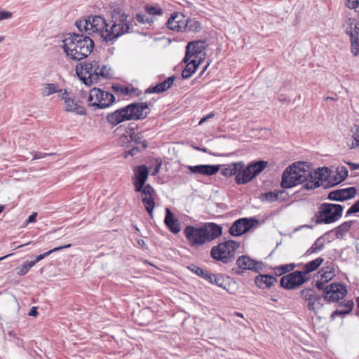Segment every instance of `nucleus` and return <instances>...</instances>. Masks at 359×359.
Wrapping results in <instances>:
<instances>
[{
	"label": "nucleus",
	"instance_id": "nucleus-1",
	"mask_svg": "<svg viewBox=\"0 0 359 359\" xmlns=\"http://www.w3.org/2000/svg\"><path fill=\"white\" fill-rule=\"evenodd\" d=\"M267 165L268 162L264 160L254 161L247 165L243 161L234 162L222 169L221 174L228 178L235 176L238 185L246 184L258 176Z\"/></svg>",
	"mask_w": 359,
	"mask_h": 359
},
{
	"label": "nucleus",
	"instance_id": "nucleus-2",
	"mask_svg": "<svg viewBox=\"0 0 359 359\" xmlns=\"http://www.w3.org/2000/svg\"><path fill=\"white\" fill-rule=\"evenodd\" d=\"M108 20L109 29H105L104 41L113 42L121 36L133 32L134 17L118 6H111Z\"/></svg>",
	"mask_w": 359,
	"mask_h": 359
},
{
	"label": "nucleus",
	"instance_id": "nucleus-3",
	"mask_svg": "<svg viewBox=\"0 0 359 359\" xmlns=\"http://www.w3.org/2000/svg\"><path fill=\"white\" fill-rule=\"evenodd\" d=\"M94 46V41L89 36L68 33L62 40V48L67 57L74 61H80L91 53Z\"/></svg>",
	"mask_w": 359,
	"mask_h": 359
},
{
	"label": "nucleus",
	"instance_id": "nucleus-4",
	"mask_svg": "<svg viewBox=\"0 0 359 359\" xmlns=\"http://www.w3.org/2000/svg\"><path fill=\"white\" fill-rule=\"evenodd\" d=\"M222 234V227L213 222L205 224L201 226H187L184 235L191 247L201 246L210 242Z\"/></svg>",
	"mask_w": 359,
	"mask_h": 359
},
{
	"label": "nucleus",
	"instance_id": "nucleus-5",
	"mask_svg": "<svg viewBox=\"0 0 359 359\" xmlns=\"http://www.w3.org/2000/svg\"><path fill=\"white\" fill-rule=\"evenodd\" d=\"M149 106L148 102H133L109 113L106 120L113 127L126 121L142 120L150 113Z\"/></svg>",
	"mask_w": 359,
	"mask_h": 359
},
{
	"label": "nucleus",
	"instance_id": "nucleus-6",
	"mask_svg": "<svg viewBox=\"0 0 359 359\" xmlns=\"http://www.w3.org/2000/svg\"><path fill=\"white\" fill-rule=\"evenodd\" d=\"M344 206L341 204L323 203L311 219L316 224H329L338 221L343 214Z\"/></svg>",
	"mask_w": 359,
	"mask_h": 359
},
{
	"label": "nucleus",
	"instance_id": "nucleus-7",
	"mask_svg": "<svg viewBox=\"0 0 359 359\" xmlns=\"http://www.w3.org/2000/svg\"><path fill=\"white\" fill-rule=\"evenodd\" d=\"M240 246V243L233 240H229L213 246L210 251L212 259L220 261L224 264L231 262L235 257V251Z\"/></svg>",
	"mask_w": 359,
	"mask_h": 359
},
{
	"label": "nucleus",
	"instance_id": "nucleus-8",
	"mask_svg": "<svg viewBox=\"0 0 359 359\" xmlns=\"http://www.w3.org/2000/svg\"><path fill=\"white\" fill-rule=\"evenodd\" d=\"M115 101V96L112 93L97 88H93L90 90L87 100L89 107L100 109L109 107Z\"/></svg>",
	"mask_w": 359,
	"mask_h": 359
},
{
	"label": "nucleus",
	"instance_id": "nucleus-9",
	"mask_svg": "<svg viewBox=\"0 0 359 359\" xmlns=\"http://www.w3.org/2000/svg\"><path fill=\"white\" fill-rule=\"evenodd\" d=\"M333 171L328 167H318L313 171V179L304 184L302 189L311 191L324 186L333 178Z\"/></svg>",
	"mask_w": 359,
	"mask_h": 359
},
{
	"label": "nucleus",
	"instance_id": "nucleus-10",
	"mask_svg": "<svg viewBox=\"0 0 359 359\" xmlns=\"http://www.w3.org/2000/svg\"><path fill=\"white\" fill-rule=\"evenodd\" d=\"M313 179V168L311 163L305 161L293 162V187L301 184H306Z\"/></svg>",
	"mask_w": 359,
	"mask_h": 359
},
{
	"label": "nucleus",
	"instance_id": "nucleus-11",
	"mask_svg": "<svg viewBox=\"0 0 359 359\" xmlns=\"http://www.w3.org/2000/svg\"><path fill=\"white\" fill-rule=\"evenodd\" d=\"M259 220L255 217H243L236 219L230 227L229 232L232 236H240L249 231Z\"/></svg>",
	"mask_w": 359,
	"mask_h": 359
},
{
	"label": "nucleus",
	"instance_id": "nucleus-12",
	"mask_svg": "<svg viewBox=\"0 0 359 359\" xmlns=\"http://www.w3.org/2000/svg\"><path fill=\"white\" fill-rule=\"evenodd\" d=\"M237 269H233L235 273L242 275L244 271L250 270L255 273H259L263 269V262L252 259L248 255H242L238 257L236 260Z\"/></svg>",
	"mask_w": 359,
	"mask_h": 359
},
{
	"label": "nucleus",
	"instance_id": "nucleus-13",
	"mask_svg": "<svg viewBox=\"0 0 359 359\" xmlns=\"http://www.w3.org/2000/svg\"><path fill=\"white\" fill-rule=\"evenodd\" d=\"M128 135H124L121 137L123 147H129L130 144H135L140 147L141 149H145L148 147V142L144 139L142 133H136L134 128H129Z\"/></svg>",
	"mask_w": 359,
	"mask_h": 359
},
{
	"label": "nucleus",
	"instance_id": "nucleus-14",
	"mask_svg": "<svg viewBox=\"0 0 359 359\" xmlns=\"http://www.w3.org/2000/svg\"><path fill=\"white\" fill-rule=\"evenodd\" d=\"M357 191V189L355 187L337 189L330 191L327 194V198L330 201L344 202L355 198Z\"/></svg>",
	"mask_w": 359,
	"mask_h": 359
},
{
	"label": "nucleus",
	"instance_id": "nucleus-15",
	"mask_svg": "<svg viewBox=\"0 0 359 359\" xmlns=\"http://www.w3.org/2000/svg\"><path fill=\"white\" fill-rule=\"evenodd\" d=\"M207 46L208 44L206 41L203 40L192 41L189 42L186 46V53L182 61L184 62H187L192 57L198 58V55L203 53Z\"/></svg>",
	"mask_w": 359,
	"mask_h": 359
},
{
	"label": "nucleus",
	"instance_id": "nucleus-16",
	"mask_svg": "<svg viewBox=\"0 0 359 359\" xmlns=\"http://www.w3.org/2000/svg\"><path fill=\"white\" fill-rule=\"evenodd\" d=\"M224 165L201 164L196 165H187L186 167L192 174H200L205 176H212L219 172Z\"/></svg>",
	"mask_w": 359,
	"mask_h": 359
},
{
	"label": "nucleus",
	"instance_id": "nucleus-17",
	"mask_svg": "<svg viewBox=\"0 0 359 359\" xmlns=\"http://www.w3.org/2000/svg\"><path fill=\"white\" fill-rule=\"evenodd\" d=\"M90 18V28L93 32H99L100 36L104 40V30L109 29V22L108 18L106 19L100 15H95Z\"/></svg>",
	"mask_w": 359,
	"mask_h": 359
},
{
	"label": "nucleus",
	"instance_id": "nucleus-18",
	"mask_svg": "<svg viewBox=\"0 0 359 359\" xmlns=\"http://www.w3.org/2000/svg\"><path fill=\"white\" fill-rule=\"evenodd\" d=\"M337 309L332 313L331 318L334 319L337 316H345L349 314L354 306L353 299L346 298V294L337 303Z\"/></svg>",
	"mask_w": 359,
	"mask_h": 359
},
{
	"label": "nucleus",
	"instance_id": "nucleus-19",
	"mask_svg": "<svg viewBox=\"0 0 359 359\" xmlns=\"http://www.w3.org/2000/svg\"><path fill=\"white\" fill-rule=\"evenodd\" d=\"M304 298L308 302L309 310L314 313H317L325 304L323 293H305Z\"/></svg>",
	"mask_w": 359,
	"mask_h": 359
},
{
	"label": "nucleus",
	"instance_id": "nucleus-20",
	"mask_svg": "<svg viewBox=\"0 0 359 359\" xmlns=\"http://www.w3.org/2000/svg\"><path fill=\"white\" fill-rule=\"evenodd\" d=\"M186 16L182 13H174L167 20V27L168 29L182 32L185 24Z\"/></svg>",
	"mask_w": 359,
	"mask_h": 359
},
{
	"label": "nucleus",
	"instance_id": "nucleus-21",
	"mask_svg": "<svg viewBox=\"0 0 359 359\" xmlns=\"http://www.w3.org/2000/svg\"><path fill=\"white\" fill-rule=\"evenodd\" d=\"M211 276V281H208V283L215 284L227 292H229L230 290H233V287L236 285V283L229 276L212 273Z\"/></svg>",
	"mask_w": 359,
	"mask_h": 359
},
{
	"label": "nucleus",
	"instance_id": "nucleus-22",
	"mask_svg": "<svg viewBox=\"0 0 359 359\" xmlns=\"http://www.w3.org/2000/svg\"><path fill=\"white\" fill-rule=\"evenodd\" d=\"M332 176L333 178L324 186V189L334 187L345 181L348 176V170L346 167L344 165H339L336 168V175Z\"/></svg>",
	"mask_w": 359,
	"mask_h": 359
},
{
	"label": "nucleus",
	"instance_id": "nucleus-23",
	"mask_svg": "<svg viewBox=\"0 0 359 359\" xmlns=\"http://www.w3.org/2000/svg\"><path fill=\"white\" fill-rule=\"evenodd\" d=\"M97 68V62L93 60L92 62H88L86 61L84 62H81L76 67V72L79 78L83 81L84 83L83 76H85L87 78L88 76L90 73H93L94 68Z\"/></svg>",
	"mask_w": 359,
	"mask_h": 359
},
{
	"label": "nucleus",
	"instance_id": "nucleus-24",
	"mask_svg": "<svg viewBox=\"0 0 359 359\" xmlns=\"http://www.w3.org/2000/svg\"><path fill=\"white\" fill-rule=\"evenodd\" d=\"M68 93L66 90H65V92L63 93L62 100H65V103L66 104V109L65 110L67 111L74 112L79 115H86V109L80 105L77 102L74 100V99H72L71 97H67V95Z\"/></svg>",
	"mask_w": 359,
	"mask_h": 359
},
{
	"label": "nucleus",
	"instance_id": "nucleus-25",
	"mask_svg": "<svg viewBox=\"0 0 359 359\" xmlns=\"http://www.w3.org/2000/svg\"><path fill=\"white\" fill-rule=\"evenodd\" d=\"M164 223L169 231L174 234L178 233L181 230L179 220L175 218L174 214L168 208H165Z\"/></svg>",
	"mask_w": 359,
	"mask_h": 359
},
{
	"label": "nucleus",
	"instance_id": "nucleus-26",
	"mask_svg": "<svg viewBox=\"0 0 359 359\" xmlns=\"http://www.w3.org/2000/svg\"><path fill=\"white\" fill-rule=\"evenodd\" d=\"M313 282H316V287L321 292H348L346 285L339 282H333L326 286L322 280H314Z\"/></svg>",
	"mask_w": 359,
	"mask_h": 359
},
{
	"label": "nucleus",
	"instance_id": "nucleus-27",
	"mask_svg": "<svg viewBox=\"0 0 359 359\" xmlns=\"http://www.w3.org/2000/svg\"><path fill=\"white\" fill-rule=\"evenodd\" d=\"M175 80V76H169L168 78H167L163 82H161V83L156 84L154 86L149 87L145 90V93L146 94H150V93H163V92L166 91L167 90H168L169 88H170L172 87Z\"/></svg>",
	"mask_w": 359,
	"mask_h": 359
},
{
	"label": "nucleus",
	"instance_id": "nucleus-28",
	"mask_svg": "<svg viewBox=\"0 0 359 359\" xmlns=\"http://www.w3.org/2000/svg\"><path fill=\"white\" fill-rule=\"evenodd\" d=\"M255 283L260 289H266L270 287L275 283H278V280L273 276L260 274L255 278Z\"/></svg>",
	"mask_w": 359,
	"mask_h": 359
},
{
	"label": "nucleus",
	"instance_id": "nucleus-29",
	"mask_svg": "<svg viewBox=\"0 0 359 359\" xmlns=\"http://www.w3.org/2000/svg\"><path fill=\"white\" fill-rule=\"evenodd\" d=\"M356 223H358L357 220H348L334 228L333 231H334L335 238L337 239L344 238L345 235L351 229V226Z\"/></svg>",
	"mask_w": 359,
	"mask_h": 359
},
{
	"label": "nucleus",
	"instance_id": "nucleus-30",
	"mask_svg": "<svg viewBox=\"0 0 359 359\" xmlns=\"http://www.w3.org/2000/svg\"><path fill=\"white\" fill-rule=\"evenodd\" d=\"M310 276L304 271H293V290H297L306 280H309Z\"/></svg>",
	"mask_w": 359,
	"mask_h": 359
},
{
	"label": "nucleus",
	"instance_id": "nucleus-31",
	"mask_svg": "<svg viewBox=\"0 0 359 359\" xmlns=\"http://www.w3.org/2000/svg\"><path fill=\"white\" fill-rule=\"evenodd\" d=\"M149 175V168L145 165L137 166L134 170L135 181L146 182Z\"/></svg>",
	"mask_w": 359,
	"mask_h": 359
},
{
	"label": "nucleus",
	"instance_id": "nucleus-32",
	"mask_svg": "<svg viewBox=\"0 0 359 359\" xmlns=\"http://www.w3.org/2000/svg\"><path fill=\"white\" fill-rule=\"evenodd\" d=\"M184 32H199L202 29L201 24L194 18H187L185 20Z\"/></svg>",
	"mask_w": 359,
	"mask_h": 359
},
{
	"label": "nucleus",
	"instance_id": "nucleus-33",
	"mask_svg": "<svg viewBox=\"0 0 359 359\" xmlns=\"http://www.w3.org/2000/svg\"><path fill=\"white\" fill-rule=\"evenodd\" d=\"M280 186L283 189L292 187V164L289 165L283 171L281 177Z\"/></svg>",
	"mask_w": 359,
	"mask_h": 359
},
{
	"label": "nucleus",
	"instance_id": "nucleus-34",
	"mask_svg": "<svg viewBox=\"0 0 359 359\" xmlns=\"http://www.w3.org/2000/svg\"><path fill=\"white\" fill-rule=\"evenodd\" d=\"M188 269L192 271L193 273H196L201 278H203L206 281H211V275L212 273H210L209 271L206 269H203L202 268L195 265V264H191L188 266Z\"/></svg>",
	"mask_w": 359,
	"mask_h": 359
},
{
	"label": "nucleus",
	"instance_id": "nucleus-35",
	"mask_svg": "<svg viewBox=\"0 0 359 359\" xmlns=\"http://www.w3.org/2000/svg\"><path fill=\"white\" fill-rule=\"evenodd\" d=\"M186 63L187 65L182 72V77L184 79H187L191 77L198 68L197 65H196V59H193Z\"/></svg>",
	"mask_w": 359,
	"mask_h": 359
},
{
	"label": "nucleus",
	"instance_id": "nucleus-36",
	"mask_svg": "<svg viewBox=\"0 0 359 359\" xmlns=\"http://www.w3.org/2000/svg\"><path fill=\"white\" fill-rule=\"evenodd\" d=\"M324 259L322 257H318L313 260L307 262L304 266V270L309 274L311 272L316 271L319 266L323 263Z\"/></svg>",
	"mask_w": 359,
	"mask_h": 359
},
{
	"label": "nucleus",
	"instance_id": "nucleus-37",
	"mask_svg": "<svg viewBox=\"0 0 359 359\" xmlns=\"http://www.w3.org/2000/svg\"><path fill=\"white\" fill-rule=\"evenodd\" d=\"M100 70L99 63L97 62V68H94L93 73H90L89 76H87V78L83 76L84 79V84L88 86H90L93 83H97L99 80L100 75L98 74L99 71Z\"/></svg>",
	"mask_w": 359,
	"mask_h": 359
},
{
	"label": "nucleus",
	"instance_id": "nucleus-38",
	"mask_svg": "<svg viewBox=\"0 0 359 359\" xmlns=\"http://www.w3.org/2000/svg\"><path fill=\"white\" fill-rule=\"evenodd\" d=\"M144 9L146 13L151 15H161L163 13V10L158 4H146Z\"/></svg>",
	"mask_w": 359,
	"mask_h": 359
},
{
	"label": "nucleus",
	"instance_id": "nucleus-39",
	"mask_svg": "<svg viewBox=\"0 0 359 359\" xmlns=\"http://www.w3.org/2000/svg\"><path fill=\"white\" fill-rule=\"evenodd\" d=\"M142 203L146 211L150 217H153V210L155 206V201L153 196H145L142 198Z\"/></svg>",
	"mask_w": 359,
	"mask_h": 359
},
{
	"label": "nucleus",
	"instance_id": "nucleus-40",
	"mask_svg": "<svg viewBox=\"0 0 359 359\" xmlns=\"http://www.w3.org/2000/svg\"><path fill=\"white\" fill-rule=\"evenodd\" d=\"M71 246H72V244L69 243V244H67V245H62V246L54 248L52 250H48V251H47V252H44L43 254H41V255H38L35 258V259L32 261V262H34V264L35 265L37 262H39V261L42 260L45 257H48V255H50L53 252H58V251H60L61 250L70 248Z\"/></svg>",
	"mask_w": 359,
	"mask_h": 359
},
{
	"label": "nucleus",
	"instance_id": "nucleus-41",
	"mask_svg": "<svg viewBox=\"0 0 359 359\" xmlns=\"http://www.w3.org/2000/svg\"><path fill=\"white\" fill-rule=\"evenodd\" d=\"M347 293H323L325 303H337L343 298L344 294Z\"/></svg>",
	"mask_w": 359,
	"mask_h": 359
},
{
	"label": "nucleus",
	"instance_id": "nucleus-42",
	"mask_svg": "<svg viewBox=\"0 0 359 359\" xmlns=\"http://www.w3.org/2000/svg\"><path fill=\"white\" fill-rule=\"evenodd\" d=\"M334 276V273L326 272L324 269H320L315 275L314 280H322L325 284L331 280Z\"/></svg>",
	"mask_w": 359,
	"mask_h": 359
},
{
	"label": "nucleus",
	"instance_id": "nucleus-43",
	"mask_svg": "<svg viewBox=\"0 0 359 359\" xmlns=\"http://www.w3.org/2000/svg\"><path fill=\"white\" fill-rule=\"evenodd\" d=\"M325 247L324 241L320 238H318L316 241L313 243L311 247L306 251V255H311L318 251L322 250Z\"/></svg>",
	"mask_w": 359,
	"mask_h": 359
},
{
	"label": "nucleus",
	"instance_id": "nucleus-44",
	"mask_svg": "<svg viewBox=\"0 0 359 359\" xmlns=\"http://www.w3.org/2000/svg\"><path fill=\"white\" fill-rule=\"evenodd\" d=\"M351 53L353 56L359 55V34H353L350 37Z\"/></svg>",
	"mask_w": 359,
	"mask_h": 359
},
{
	"label": "nucleus",
	"instance_id": "nucleus-45",
	"mask_svg": "<svg viewBox=\"0 0 359 359\" xmlns=\"http://www.w3.org/2000/svg\"><path fill=\"white\" fill-rule=\"evenodd\" d=\"M259 199L264 202V201H268V202H273L278 201V196H277V192L276 191H269L261 194L259 196Z\"/></svg>",
	"mask_w": 359,
	"mask_h": 359
},
{
	"label": "nucleus",
	"instance_id": "nucleus-46",
	"mask_svg": "<svg viewBox=\"0 0 359 359\" xmlns=\"http://www.w3.org/2000/svg\"><path fill=\"white\" fill-rule=\"evenodd\" d=\"M62 89H58L55 83H48L43 88L42 94L44 96H48L55 93L62 92Z\"/></svg>",
	"mask_w": 359,
	"mask_h": 359
},
{
	"label": "nucleus",
	"instance_id": "nucleus-47",
	"mask_svg": "<svg viewBox=\"0 0 359 359\" xmlns=\"http://www.w3.org/2000/svg\"><path fill=\"white\" fill-rule=\"evenodd\" d=\"M280 285L285 290H292V273H290L280 278Z\"/></svg>",
	"mask_w": 359,
	"mask_h": 359
},
{
	"label": "nucleus",
	"instance_id": "nucleus-48",
	"mask_svg": "<svg viewBox=\"0 0 359 359\" xmlns=\"http://www.w3.org/2000/svg\"><path fill=\"white\" fill-rule=\"evenodd\" d=\"M290 271H292V263L280 265L274 268V275L276 276H280Z\"/></svg>",
	"mask_w": 359,
	"mask_h": 359
},
{
	"label": "nucleus",
	"instance_id": "nucleus-49",
	"mask_svg": "<svg viewBox=\"0 0 359 359\" xmlns=\"http://www.w3.org/2000/svg\"><path fill=\"white\" fill-rule=\"evenodd\" d=\"M34 266V262H32V261H27L23 264H22L20 267L16 268V273L18 275L24 276Z\"/></svg>",
	"mask_w": 359,
	"mask_h": 359
},
{
	"label": "nucleus",
	"instance_id": "nucleus-50",
	"mask_svg": "<svg viewBox=\"0 0 359 359\" xmlns=\"http://www.w3.org/2000/svg\"><path fill=\"white\" fill-rule=\"evenodd\" d=\"M89 24H90V18H88V19H84L83 20H77L75 23L76 27L81 32H88V30H90Z\"/></svg>",
	"mask_w": 359,
	"mask_h": 359
},
{
	"label": "nucleus",
	"instance_id": "nucleus-51",
	"mask_svg": "<svg viewBox=\"0 0 359 359\" xmlns=\"http://www.w3.org/2000/svg\"><path fill=\"white\" fill-rule=\"evenodd\" d=\"M135 18L137 21L141 24H148L151 25L154 23V18L148 17L145 14L137 13Z\"/></svg>",
	"mask_w": 359,
	"mask_h": 359
},
{
	"label": "nucleus",
	"instance_id": "nucleus-52",
	"mask_svg": "<svg viewBox=\"0 0 359 359\" xmlns=\"http://www.w3.org/2000/svg\"><path fill=\"white\" fill-rule=\"evenodd\" d=\"M111 88L116 93H119L123 95H128L130 94V89L128 86L120 85V84H114L111 86Z\"/></svg>",
	"mask_w": 359,
	"mask_h": 359
},
{
	"label": "nucleus",
	"instance_id": "nucleus-53",
	"mask_svg": "<svg viewBox=\"0 0 359 359\" xmlns=\"http://www.w3.org/2000/svg\"><path fill=\"white\" fill-rule=\"evenodd\" d=\"M359 212V199L355 201L346 212V217Z\"/></svg>",
	"mask_w": 359,
	"mask_h": 359
},
{
	"label": "nucleus",
	"instance_id": "nucleus-54",
	"mask_svg": "<svg viewBox=\"0 0 359 359\" xmlns=\"http://www.w3.org/2000/svg\"><path fill=\"white\" fill-rule=\"evenodd\" d=\"M110 72V68H108L107 65H103L102 68H100L98 74L100 75V77L103 79H110L112 77V74Z\"/></svg>",
	"mask_w": 359,
	"mask_h": 359
},
{
	"label": "nucleus",
	"instance_id": "nucleus-55",
	"mask_svg": "<svg viewBox=\"0 0 359 359\" xmlns=\"http://www.w3.org/2000/svg\"><path fill=\"white\" fill-rule=\"evenodd\" d=\"M320 237L324 242L327 241V243H330L334 238H336L334 235V231H333V229L327 231Z\"/></svg>",
	"mask_w": 359,
	"mask_h": 359
},
{
	"label": "nucleus",
	"instance_id": "nucleus-56",
	"mask_svg": "<svg viewBox=\"0 0 359 359\" xmlns=\"http://www.w3.org/2000/svg\"><path fill=\"white\" fill-rule=\"evenodd\" d=\"M346 25L347 27L345 30V32L347 35H348L349 38L353 35V25L354 24V19L353 18H348L346 20Z\"/></svg>",
	"mask_w": 359,
	"mask_h": 359
},
{
	"label": "nucleus",
	"instance_id": "nucleus-57",
	"mask_svg": "<svg viewBox=\"0 0 359 359\" xmlns=\"http://www.w3.org/2000/svg\"><path fill=\"white\" fill-rule=\"evenodd\" d=\"M130 147H131V149L125 151L126 156L128 155L133 156L143 150L140 147L134 146L133 144H130Z\"/></svg>",
	"mask_w": 359,
	"mask_h": 359
},
{
	"label": "nucleus",
	"instance_id": "nucleus-58",
	"mask_svg": "<svg viewBox=\"0 0 359 359\" xmlns=\"http://www.w3.org/2000/svg\"><path fill=\"white\" fill-rule=\"evenodd\" d=\"M154 192V189L149 184L144 185L142 194H144L146 196H152Z\"/></svg>",
	"mask_w": 359,
	"mask_h": 359
},
{
	"label": "nucleus",
	"instance_id": "nucleus-59",
	"mask_svg": "<svg viewBox=\"0 0 359 359\" xmlns=\"http://www.w3.org/2000/svg\"><path fill=\"white\" fill-rule=\"evenodd\" d=\"M276 192H277L278 201H285L287 199L289 198V194L286 191L279 190V191H276Z\"/></svg>",
	"mask_w": 359,
	"mask_h": 359
},
{
	"label": "nucleus",
	"instance_id": "nucleus-60",
	"mask_svg": "<svg viewBox=\"0 0 359 359\" xmlns=\"http://www.w3.org/2000/svg\"><path fill=\"white\" fill-rule=\"evenodd\" d=\"M33 159H40L48 156L54 155V153H43L41 151H33L32 153Z\"/></svg>",
	"mask_w": 359,
	"mask_h": 359
},
{
	"label": "nucleus",
	"instance_id": "nucleus-61",
	"mask_svg": "<svg viewBox=\"0 0 359 359\" xmlns=\"http://www.w3.org/2000/svg\"><path fill=\"white\" fill-rule=\"evenodd\" d=\"M353 137L354 139V142H352V148H355V147L359 146V127L356 129Z\"/></svg>",
	"mask_w": 359,
	"mask_h": 359
},
{
	"label": "nucleus",
	"instance_id": "nucleus-62",
	"mask_svg": "<svg viewBox=\"0 0 359 359\" xmlns=\"http://www.w3.org/2000/svg\"><path fill=\"white\" fill-rule=\"evenodd\" d=\"M144 184H145V182L135 181V182H134L135 191L136 192H141L142 194L143 187H144Z\"/></svg>",
	"mask_w": 359,
	"mask_h": 359
},
{
	"label": "nucleus",
	"instance_id": "nucleus-63",
	"mask_svg": "<svg viewBox=\"0 0 359 359\" xmlns=\"http://www.w3.org/2000/svg\"><path fill=\"white\" fill-rule=\"evenodd\" d=\"M12 13L6 11H0V21L12 17Z\"/></svg>",
	"mask_w": 359,
	"mask_h": 359
},
{
	"label": "nucleus",
	"instance_id": "nucleus-64",
	"mask_svg": "<svg viewBox=\"0 0 359 359\" xmlns=\"http://www.w3.org/2000/svg\"><path fill=\"white\" fill-rule=\"evenodd\" d=\"M346 6L351 9H355L359 6V1L348 0Z\"/></svg>",
	"mask_w": 359,
	"mask_h": 359
}]
</instances>
